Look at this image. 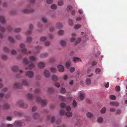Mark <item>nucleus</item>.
<instances>
[{"mask_svg":"<svg viewBox=\"0 0 127 127\" xmlns=\"http://www.w3.org/2000/svg\"><path fill=\"white\" fill-rule=\"evenodd\" d=\"M36 100L37 102L40 103L42 106H45L47 105L46 101L45 100H42L38 96L37 97Z\"/></svg>","mask_w":127,"mask_h":127,"instance_id":"f257e3e1","label":"nucleus"},{"mask_svg":"<svg viewBox=\"0 0 127 127\" xmlns=\"http://www.w3.org/2000/svg\"><path fill=\"white\" fill-rule=\"evenodd\" d=\"M25 45L23 43L21 44L20 46L21 52L22 53L24 54H26L27 52V49L25 48Z\"/></svg>","mask_w":127,"mask_h":127,"instance_id":"f03ea898","label":"nucleus"},{"mask_svg":"<svg viewBox=\"0 0 127 127\" xmlns=\"http://www.w3.org/2000/svg\"><path fill=\"white\" fill-rule=\"evenodd\" d=\"M65 104L64 103H62L61 104L60 106L61 108V109L60 113V115H63L64 112V109H65Z\"/></svg>","mask_w":127,"mask_h":127,"instance_id":"7ed1b4c3","label":"nucleus"},{"mask_svg":"<svg viewBox=\"0 0 127 127\" xmlns=\"http://www.w3.org/2000/svg\"><path fill=\"white\" fill-rule=\"evenodd\" d=\"M17 104L20 107L23 108H26L27 106V105L26 104L23 103L22 101H19L17 102Z\"/></svg>","mask_w":127,"mask_h":127,"instance_id":"20e7f679","label":"nucleus"},{"mask_svg":"<svg viewBox=\"0 0 127 127\" xmlns=\"http://www.w3.org/2000/svg\"><path fill=\"white\" fill-rule=\"evenodd\" d=\"M26 76L29 78H31L33 77V73L32 71H29L27 72L26 73Z\"/></svg>","mask_w":127,"mask_h":127,"instance_id":"39448f33","label":"nucleus"},{"mask_svg":"<svg viewBox=\"0 0 127 127\" xmlns=\"http://www.w3.org/2000/svg\"><path fill=\"white\" fill-rule=\"evenodd\" d=\"M22 125V123L19 121H15L14 123V125L16 127H20Z\"/></svg>","mask_w":127,"mask_h":127,"instance_id":"423d86ee","label":"nucleus"},{"mask_svg":"<svg viewBox=\"0 0 127 127\" xmlns=\"http://www.w3.org/2000/svg\"><path fill=\"white\" fill-rule=\"evenodd\" d=\"M58 70L60 72H63L64 70V68L63 66L61 65H58L57 66Z\"/></svg>","mask_w":127,"mask_h":127,"instance_id":"0eeeda50","label":"nucleus"},{"mask_svg":"<svg viewBox=\"0 0 127 127\" xmlns=\"http://www.w3.org/2000/svg\"><path fill=\"white\" fill-rule=\"evenodd\" d=\"M44 74L46 77H48L50 76V73L49 71L45 70L44 72Z\"/></svg>","mask_w":127,"mask_h":127,"instance_id":"6e6552de","label":"nucleus"},{"mask_svg":"<svg viewBox=\"0 0 127 127\" xmlns=\"http://www.w3.org/2000/svg\"><path fill=\"white\" fill-rule=\"evenodd\" d=\"M51 118V123H53L55 120V118L54 116H52L51 117V116H47V120H50V119Z\"/></svg>","mask_w":127,"mask_h":127,"instance_id":"1a4fd4ad","label":"nucleus"},{"mask_svg":"<svg viewBox=\"0 0 127 127\" xmlns=\"http://www.w3.org/2000/svg\"><path fill=\"white\" fill-rule=\"evenodd\" d=\"M33 11V9H31L30 10H28L27 9H24L23 10V12L25 13H29L31 12H32Z\"/></svg>","mask_w":127,"mask_h":127,"instance_id":"9d476101","label":"nucleus"},{"mask_svg":"<svg viewBox=\"0 0 127 127\" xmlns=\"http://www.w3.org/2000/svg\"><path fill=\"white\" fill-rule=\"evenodd\" d=\"M38 66L39 68H43L45 66V64L42 62H40L38 64Z\"/></svg>","mask_w":127,"mask_h":127,"instance_id":"9b49d317","label":"nucleus"},{"mask_svg":"<svg viewBox=\"0 0 127 127\" xmlns=\"http://www.w3.org/2000/svg\"><path fill=\"white\" fill-rule=\"evenodd\" d=\"M0 22L2 23H5V21L4 16L1 15L0 16Z\"/></svg>","mask_w":127,"mask_h":127,"instance_id":"f8f14e48","label":"nucleus"},{"mask_svg":"<svg viewBox=\"0 0 127 127\" xmlns=\"http://www.w3.org/2000/svg\"><path fill=\"white\" fill-rule=\"evenodd\" d=\"M73 61L75 63H76L78 62H81V59L78 57H75L73 58Z\"/></svg>","mask_w":127,"mask_h":127,"instance_id":"ddd939ff","label":"nucleus"},{"mask_svg":"<svg viewBox=\"0 0 127 127\" xmlns=\"http://www.w3.org/2000/svg\"><path fill=\"white\" fill-rule=\"evenodd\" d=\"M39 115L37 113H35L33 115V118L34 119H36L39 118Z\"/></svg>","mask_w":127,"mask_h":127,"instance_id":"4468645a","label":"nucleus"},{"mask_svg":"<svg viewBox=\"0 0 127 127\" xmlns=\"http://www.w3.org/2000/svg\"><path fill=\"white\" fill-rule=\"evenodd\" d=\"M22 83V85L26 86H28L29 85V82L26 80H23Z\"/></svg>","mask_w":127,"mask_h":127,"instance_id":"2eb2a0df","label":"nucleus"},{"mask_svg":"<svg viewBox=\"0 0 127 127\" xmlns=\"http://www.w3.org/2000/svg\"><path fill=\"white\" fill-rule=\"evenodd\" d=\"M22 84L20 83H17L14 84V87L15 88H20Z\"/></svg>","mask_w":127,"mask_h":127,"instance_id":"dca6fc26","label":"nucleus"},{"mask_svg":"<svg viewBox=\"0 0 127 127\" xmlns=\"http://www.w3.org/2000/svg\"><path fill=\"white\" fill-rule=\"evenodd\" d=\"M29 59L31 61H35L36 60V58L32 56H31L29 57Z\"/></svg>","mask_w":127,"mask_h":127,"instance_id":"f3484780","label":"nucleus"},{"mask_svg":"<svg viewBox=\"0 0 127 127\" xmlns=\"http://www.w3.org/2000/svg\"><path fill=\"white\" fill-rule=\"evenodd\" d=\"M66 42L64 40H61L60 41V44L62 46L64 47L66 45Z\"/></svg>","mask_w":127,"mask_h":127,"instance_id":"a211bd4d","label":"nucleus"},{"mask_svg":"<svg viewBox=\"0 0 127 127\" xmlns=\"http://www.w3.org/2000/svg\"><path fill=\"white\" fill-rule=\"evenodd\" d=\"M12 69L13 71L16 72L18 70V68L17 66H14L12 67Z\"/></svg>","mask_w":127,"mask_h":127,"instance_id":"6ab92c4d","label":"nucleus"},{"mask_svg":"<svg viewBox=\"0 0 127 127\" xmlns=\"http://www.w3.org/2000/svg\"><path fill=\"white\" fill-rule=\"evenodd\" d=\"M35 66V65L34 63H32L30 65L28 66V68L26 67V69L28 68L29 69H31L33 68Z\"/></svg>","mask_w":127,"mask_h":127,"instance_id":"aec40b11","label":"nucleus"},{"mask_svg":"<svg viewBox=\"0 0 127 127\" xmlns=\"http://www.w3.org/2000/svg\"><path fill=\"white\" fill-rule=\"evenodd\" d=\"M84 96L85 95L83 94L82 93H80L79 97L80 98L81 100H82L83 99L84 97Z\"/></svg>","mask_w":127,"mask_h":127,"instance_id":"412c9836","label":"nucleus"},{"mask_svg":"<svg viewBox=\"0 0 127 127\" xmlns=\"http://www.w3.org/2000/svg\"><path fill=\"white\" fill-rule=\"evenodd\" d=\"M52 79L53 81H56L58 80V78L56 75H54L52 76Z\"/></svg>","mask_w":127,"mask_h":127,"instance_id":"4be33fe9","label":"nucleus"},{"mask_svg":"<svg viewBox=\"0 0 127 127\" xmlns=\"http://www.w3.org/2000/svg\"><path fill=\"white\" fill-rule=\"evenodd\" d=\"M50 70L51 72L52 73H55L57 70L56 68L53 67H51Z\"/></svg>","mask_w":127,"mask_h":127,"instance_id":"5701e85b","label":"nucleus"},{"mask_svg":"<svg viewBox=\"0 0 127 127\" xmlns=\"http://www.w3.org/2000/svg\"><path fill=\"white\" fill-rule=\"evenodd\" d=\"M3 50L4 52L6 53H8L9 51V49L6 47H4L3 48Z\"/></svg>","mask_w":127,"mask_h":127,"instance_id":"b1692460","label":"nucleus"},{"mask_svg":"<svg viewBox=\"0 0 127 127\" xmlns=\"http://www.w3.org/2000/svg\"><path fill=\"white\" fill-rule=\"evenodd\" d=\"M66 115L68 117H70L72 116V114L71 113L67 111L66 114Z\"/></svg>","mask_w":127,"mask_h":127,"instance_id":"393cba45","label":"nucleus"},{"mask_svg":"<svg viewBox=\"0 0 127 127\" xmlns=\"http://www.w3.org/2000/svg\"><path fill=\"white\" fill-rule=\"evenodd\" d=\"M59 97L60 99L63 102H64L65 101V98L62 96H59Z\"/></svg>","mask_w":127,"mask_h":127,"instance_id":"a878e982","label":"nucleus"},{"mask_svg":"<svg viewBox=\"0 0 127 127\" xmlns=\"http://www.w3.org/2000/svg\"><path fill=\"white\" fill-rule=\"evenodd\" d=\"M54 90L53 88H48V92L49 93L53 92Z\"/></svg>","mask_w":127,"mask_h":127,"instance_id":"bb28decb","label":"nucleus"},{"mask_svg":"<svg viewBox=\"0 0 127 127\" xmlns=\"http://www.w3.org/2000/svg\"><path fill=\"white\" fill-rule=\"evenodd\" d=\"M71 65V62L70 61H67L66 63V67L68 68Z\"/></svg>","mask_w":127,"mask_h":127,"instance_id":"cd10ccee","label":"nucleus"},{"mask_svg":"<svg viewBox=\"0 0 127 127\" xmlns=\"http://www.w3.org/2000/svg\"><path fill=\"white\" fill-rule=\"evenodd\" d=\"M27 97L28 99H32L33 98V96L32 95L30 94H29L27 95Z\"/></svg>","mask_w":127,"mask_h":127,"instance_id":"c85d7f7f","label":"nucleus"},{"mask_svg":"<svg viewBox=\"0 0 127 127\" xmlns=\"http://www.w3.org/2000/svg\"><path fill=\"white\" fill-rule=\"evenodd\" d=\"M48 55V54L47 53H45L41 54L40 56V57L42 58H43L47 57Z\"/></svg>","mask_w":127,"mask_h":127,"instance_id":"c756f323","label":"nucleus"},{"mask_svg":"<svg viewBox=\"0 0 127 127\" xmlns=\"http://www.w3.org/2000/svg\"><path fill=\"white\" fill-rule=\"evenodd\" d=\"M8 40L11 43H13L14 42V40L11 37H9L8 38Z\"/></svg>","mask_w":127,"mask_h":127,"instance_id":"7c9ffc66","label":"nucleus"},{"mask_svg":"<svg viewBox=\"0 0 127 127\" xmlns=\"http://www.w3.org/2000/svg\"><path fill=\"white\" fill-rule=\"evenodd\" d=\"M86 84L88 85H89L91 83V80L90 79H87L86 80Z\"/></svg>","mask_w":127,"mask_h":127,"instance_id":"2f4dec72","label":"nucleus"},{"mask_svg":"<svg viewBox=\"0 0 127 127\" xmlns=\"http://www.w3.org/2000/svg\"><path fill=\"white\" fill-rule=\"evenodd\" d=\"M87 115L88 118H91L93 116V114L89 112L87 113Z\"/></svg>","mask_w":127,"mask_h":127,"instance_id":"473e14b6","label":"nucleus"},{"mask_svg":"<svg viewBox=\"0 0 127 127\" xmlns=\"http://www.w3.org/2000/svg\"><path fill=\"white\" fill-rule=\"evenodd\" d=\"M95 73L97 74H99L101 72V69L98 68H97L95 69Z\"/></svg>","mask_w":127,"mask_h":127,"instance_id":"72a5a7b5","label":"nucleus"},{"mask_svg":"<svg viewBox=\"0 0 127 127\" xmlns=\"http://www.w3.org/2000/svg\"><path fill=\"white\" fill-rule=\"evenodd\" d=\"M72 7L71 5L68 6L67 8V10L68 11L70 12L72 9Z\"/></svg>","mask_w":127,"mask_h":127,"instance_id":"f704fd0d","label":"nucleus"},{"mask_svg":"<svg viewBox=\"0 0 127 127\" xmlns=\"http://www.w3.org/2000/svg\"><path fill=\"white\" fill-rule=\"evenodd\" d=\"M106 111V108L105 107H103L101 110V112L102 114L104 113Z\"/></svg>","mask_w":127,"mask_h":127,"instance_id":"c9c22d12","label":"nucleus"},{"mask_svg":"<svg viewBox=\"0 0 127 127\" xmlns=\"http://www.w3.org/2000/svg\"><path fill=\"white\" fill-rule=\"evenodd\" d=\"M32 38L30 37H28L27 38V42L28 43H30L32 41Z\"/></svg>","mask_w":127,"mask_h":127,"instance_id":"e433bc0d","label":"nucleus"},{"mask_svg":"<svg viewBox=\"0 0 127 127\" xmlns=\"http://www.w3.org/2000/svg\"><path fill=\"white\" fill-rule=\"evenodd\" d=\"M23 62L24 63L26 64H27L30 62H30H29L27 59L26 58H25L24 59Z\"/></svg>","mask_w":127,"mask_h":127,"instance_id":"4c0bfd02","label":"nucleus"},{"mask_svg":"<svg viewBox=\"0 0 127 127\" xmlns=\"http://www.w3.org/2000/svg\"><path fill=\"white\" fill-rule=\"evenodd\" d=\"M103 119L101 117H99L98 118V122L99 123H101L102 122Z\"/></svg>","mask_w":127,"mask_h":127,"instance_id":"58836bf2","label":"nucleus"},{"mask_svg":"<svg viewBox=\"0 0 127 127\" xmlns=\"http://www.w3.org/2000/svg\"><path fill=\"white\" fill-rule=\"evenodd\" d=\"M9 107V106L6 103L4 104L3 108L4 109H8Z\"/></svg>","mask_w":127,"mask_h":127,"instance_id":"ea45409f","label":"nucleus"},{"mask_svg":"<svg viewBox=\"0 0 127 127\" xmlns=\"http://www.w3.org/2000/svg\"><path fill=\"white\" fill-rule=\"evenodd\" d=\"M57 27L58 28H61L62 27V25L60 23H58L57 24Z\"/></svg>","mask_w":127,"mask_h":127,"instance_id":"a19ab883","label":"nucleus"},{"mask_svg":"<svg viewBox=\"0 0 127 127\" xmlns=\"http://www.w3.org/2000/svg\"><path fill=\"white\" fill-rule=\"evenodd\" d=\"M47 38L45 37H42L40 39V40L41 41H44L46 40Z\"/></svg>","mask_w":127,"mask_h":127,"instance_id":"79ce46f5","label":"nucleus"},{"mask_svg":"<svg viewBox=\"0 0 127 127\" xmlns=\"http://www.w3.org/2000/svg\"><path fill=\"white\" fill-rule=\"evenodd\" d=\"M81 40V39L80 38H79L75 42V45H76L78 43H79Z\"/></svg>","mask_w":127,"mask_h":127,"instance_id":"37998d69","label":"nucleus"},{"mask_svg":"<svg viewBox=\"0 0 127 127\" xmlns=\"http://www.w3.org/2000/svg\"><path fill=\"white\" fill-rule=\"evenodd\" d=\"M51 7L52 9H56L57 8V6L56 5L53 4L51 5Z\"/></svg>","mask_w":127,"mask_h":127,"instance_id":"c03bdc74","label":"nucleus"},{"mask_svg":"<svg viewBox=\"0 0 127 127\" xmlns=\"http://www.w3.org/2000/svg\"><path fill=\"white\" fill-rule=\"evenodd\" d=\"M42 21L44 23H45L47 22V20L46 18L45 17H43L41 19Z\"/></svg>","mask_w":127,"mask_h":127,"instance_id":"a18cd8bd","label":"nucleus"},{"mask_svg":"<svg viewBox=\"0 0 127 127\" xmlns=\"http://www.w3.org/2000/svg\"><path fill=\"white\" fill-rule=\"evenodd\" d=\"M64 4L63 2V1H59L58 3V4L59 6H61Z\"/></svg>","mask_w":127,"mask_h":127,"instance_id":"49530a36","label":"nucleus"},{"mask_svg":"<svg viewBox=\"0 0 127 127\" xmlns=\"http://www.w3.org/2000/svg\"><path fill=\"white\" fill-rule=\"evenodd\" d=\"M60 92L62 94L64 93L65 92V89L64 88H61L60 91Z\"/></svg>","mask_w":127,"mask_h":127,"instance_id":"de8ad7c7","label":"nucleus"},{"mask_svg":"<svg viewBox=\"0 0 127 127\" xmlns=\"http://www.w3.org/2000/svg\"><path fill=\"white\" fill-rule=\"evenodd\" d=\"M2 58L3 60H6L7 59V57L6 56L3 55L2 56Z\"/></svg>","mask_w":127,"mask_h":127,"instance_id":"09e8293b","label":"nucleus"},{"mask_svg":"<svg viewBox=\"0 0 127 127\" xmlns=\"http://www.w3.org/2000/svg\"><path fill=\"white\" fill-rule=\"evenodd\" d=\"M110 99L112 100H115L116 97L115 96L113 95H110Z\"/></svg>","mask_w":127,"mask_h":127,"instance_id":"8fccbe9b","label":"nucleus"},{"mask_svg":"<svg viewBox=\"0 0 127 127\" xmlns=\"http://www.w3.org/2000/svg\"><path fill=\"white\" fill-rule=\"evenodd\" d=\"M21 30V29L19 28H16L14 30V31L15 32H18L20 31Z\"/></svg>","mask_w":127,"mask_h":127,"instance_id":"3c124183","label":"nucleus"},{"mask_svg":"<svg viewBox=\"0 0 127 127\" xmlns=\"http://www.w3.org/2000/svg\"><path fill=\"white\" fill-rule=\"evenodd\" d=\"M81 27V25H75L74 27V28L75 29H78L79 28H80Z\"/></svg>","mask_w":127,"mask_h":127,"instance_id":"603ef678","label":"nucleus"},{"mask_svg":"<svg viewBox=\"0 0 127 127\" xmlns=\"http://www.w3.org/2000/svg\"><path fill=\"white\" fill-rule=\"evenodd\" d=\"M64 31L62 30H60L58 32V34L60 35H62L64 33Z\"/></svg>","mask_w":127,"mask_h":127,"instance_id":"864d4df0","label":"nucleus"},{"mask_svg":"<svg viewBox=\"0 0 127 127\" xmlns=\"http://www.w3.org/2000/svg\"><path fill=\"white\" fill-rule=\"evenodd\" d=\"M116 90L117 91H119L120 90V87L119 86H117L116 87Z\"/></svg>","mask_w":127,"mask_h":127,"instance_id":"5fc2aeb1","label":"nucleus"},{"mask_svg":"<svg viewBox=\"0 0 127 127\" xmlns=\"http://www.w3.org/2000/svg\"><path fill=\"white\" fill-rule=\"evenodd\" d=\"M75 70V68L73 67H71L70 69V71L71 72H74Z\"/></svg>","mask_w":127,"mask_h":127,"instance_id":"6e6d98bb","label":"nucleus"},{"mask_svg":"<svg viewBox=\"0 0 127 127\" xmlns=\"http://www.w3.org/2000/svg\"><path fill=\"white\" fill-rule=\"evenodd\" d=\"M46 2L48 4H50L52 3L53 1L52 0H47Z\"/></svg>","mask_w":127,"mask_h":127,"instance_id":"4d7b16f0","label":"nucleus"},{"mask_svg":"<svg viewBox=\"0 0 127 127\" xmlns=\"http://www.w3.org/2000/svg\"><path fill=\"white\" fill-rule=\"evenodd\" d=\"M0 30L2 32H3L5 31V30L4 28L0 27Z\"/></svg>","mask_w":127,"mask_h":127,"instance_id":"13d9d810","label":"nucleus"},{"mask_svg":"<svg viewBox=\"0 0 127 127\" xmlns=\"http://www.w3.org/2000/svg\"><path fill=\"white\" fill-rule=\"evenodd\" d=\"M11 54L13 55H15L16 53V51L14 50H12L11 51Z\"/></svg>","mask_w":127,"mask_h":127,"instance_id":"bf43d9fd","label":"nucleus"},{"mask_svg":"<svg viewBox=\"0 0 127 127\" xmlns=\"http://www.w3.org/2000/svg\"><path fill=\"white\" fill-rule=\"evenodd\" d=\"M68 22L69 24V25H72V24L73 22L72 20H71L69 19L68 21Z\"/></svg>","mask_w":127,"mask_h":127,"instance_id":"052dcab7","label":"nucleus"},{"mask_svg":"<svg viewBox=\"0 0 127 127\" xmlns=\"http://www.w3.org/2000/svg\"><path fill=\"white\" fill-rule=\"evenodd\" d=\"M37 109V107L35 106L33 107L32 108V111H34Z\"/></svg>","mask_w":127,"mask_h":127,"instance_id":"680f3d73","label":"nucleus"},{"mask_svg":"<svg viewBox=\"0 0 127 127\" xmlns=\"http://www.w3.org/2000/svg\"><path fill=\"white\" fill-rule=\"evenodd\" d=\"M14 114L16 115H17L18 116H20L21 115L20 113H19L17 112H14Z\"/></svg>","mask_w":127,"mask_h":127,"instance_id":"e2e57ef3","label":"nucleus"},{"mask_svg":"<svg viewBox=\"0 0 127 127\" xmlns=\"http://www.w3.org/2000/svg\"><path fill=\"white\" fill-rule=\"evenodd\" d=\"M73 105L75 107L76 105V102L75 100H74L73 101V103H72Z\"/></svg>","mask_w":127,"mask_h":127,"instance_id":"0e129e2a","label":"nucleus"},{"mask_svg":"<svg viewBox=\"0 0 127 127\" xmlns=\"http://www.w3.org/2000/svg\"><path fill=\"white\" fill-rule=\"evenodd\" d=\"M55 61V59L54 58H51L50 59V63H52Z\"/></svg>","mask_w":127,"mask_h":127,"instance_id":"69168bd1","label":"nucleus"},{"mask_svg":"<svg viewBox=\"0 0 127 127\" xmlns=\"http://www.w3.org/2000/svg\"><path fill=\"white\" fill-rule=\"evenodd\" d=\"M109 82H107V83H106L105 84V87L107 88H108L109 87Z\"/></svg>","mask_w":127,"mask_h":127,"instance_id":"338daca9","label":"nucleus"},{"mask_svg":"<svg viewBox=\"0 0 127 127\" xmlns=\"http://www.w3.org/2000/svg\"><path fill=\"white\" fill-rule=\"evenodd\" d=\"M55 85L57 88H59L60 86V84L59 83H55Z\"/></svg>","mask_w":127,"mask_h":127,"instance_id":"774afa93","label":"nucleus"}]
</instances>
